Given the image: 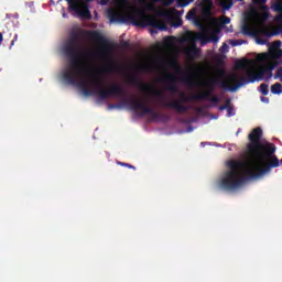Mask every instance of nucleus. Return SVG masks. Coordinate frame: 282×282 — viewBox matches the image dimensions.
I'll return each instance as SVG.
<instances>
[{
    "label": "nucleus",
    "mask_w": 282,
    "mask_h": 282,
    "mask_svg": "<svg viewBox=\"0 0 282 282\" xmlns=\"http://www.w3.org/2000/svg\"><path fill=\"white\" fill-rule=\"evenodd\" d=\"M249 144L247 145L250 161H235L227 162L228 169L225 176L220 181V186L225 191H235L246 182V180H257L270 173L272 169H278L279 158L276 153V145L274 143H261L263 138V130L258 127L254 128L248 135Z\"/></svg>",
    "instance_id": "f257e3e1"
},
{
    "label": "nucleus",
    "mask_w": 282,
    "mask_h": 282,
    "mask_svg": "<svg viewBox=\"0 0 282 282\" xmlns=\"http://www.w3.org/2000/svg\"><path fill=\"white\" fill-rule=\"evenodd\" d=\"M63 78L67 85H77V87H80L84 96H98L100 100H108V98L113 96H127L124 88L118 84H112L109 89L105 88L100 76L89 72L87 63L84 64V70H80L75 75V83L65 78V72L63 73Z\"/></svg>",
    "instance_id": "f03ea898"
},
{
    "label": "nucleus",
    "mask_w": 282,
    "mask_h": 282,
    "mask_svg": "<svg viewBox=\"0 0 282 282\" xmlns=\"http://www.w3.org/2000/svg\"><path fill=\"white\" fill-rule=\"evenodd\" d=\"M82 31H73L68 40L65 42L63 52L68 59V67L64 70V77L68 83H76V74L85 72V64L96 56L94 51H83V42L80 41Z\"/></svg>",
    "instance_id": "7ed1b4c3"
},
{
    "label": "nucleus",
    "mask_w": 282,
    "mask_h": 282,
    "mask_svg": "<svg viewBox=\"0 0 282 282\" xmlns=\"http://www.w3.org/2000/svg\"><path fill=\"white\" fill-rule=\"evenodd\" d=\"M216 85H219L220 88L225 89L226 91H237L239 87H243V83L241 82V79H239V74L237 73H230L225 77L224 80H220L217 77H213L206 83L207 89L198 94V96H205L202 97V100H208V98H210V96L215 91Z\"/></svg>",
    "instance_id": "20e7f679"
},
{
    "label": "nucleus",
    "mask_w": 282,
    "mask_h": 282,
    "mask_svg": "<svg viewBox=\"0 0 282 282\" xmlns=\"http://www.w3.org/2000/svg\"><path fill=\"white\" fill-rule=\"evenodd\" d=\"M276 68V63L269 64L260 69L258 73H253L252 69H247V75L241 77L240 80L243 85H248L250 83H256V80H263V77L267 75V80L272 78L274 69Z\"/></svg>",
    "instance_id": "39448f33"
},
{
    "label": "nucleus",
    "mask_w": 282,
    "mask_h": 282,
    "mask_svg": "<svg viewBox=\"0 0 282 282\" xmlns=\"http://www.w3.org/2000/svg\"><path fill=\"white\" fill-rule=\"evenodd\" d=\"M130 109H132V111H142L140 116H145V113H148L153 120H171V117L169 115H162L155 111L153 108L147 106V104L140 99H132L130 101Z\"/></svg>",
    "instance_id": "423d86ee"
},
{
    "label": "nucleus",
    "mask_w": 282,
    "mask_h": 282,
    "mask_svg": "<svg viewBox=\"0 0 282 282\" xmlns=\"http://www.w3.org/2000/svg\"><path fill=\"white\" fill-rule=\"evenodd\" d=\"M206 95H191L189 97H186L184 93L181 94L180 100H173L170 102H164L163 107L167 109H174L176 113H186L188 111V106L182 105V102H191L192 100H202V98H205Z\"/></svg>",
    "instance_id": "0eeeda50"
},
{
    "label": "nucleus",
    "mask_w": 282,
    "mask_h": 282,
    "mask_svg": "<svg viewBox=\"0 0 282 282\" xmlns=\"http://www.w3.org/2000/svg\"><path fill=\"white\" fill-rule=\"evenodd\" d=\"M84 34L88 39H91V41H96V43L101 45L100 56H102V58L109 59V56H111V50H113L111 42L105 39V36H102L98 31H86Z\"/></svg>",
    "instance_id": "6e6552de"
},
{
    "label": "nucleus",
    "mask_w": 282,
    "mask_h": 282,
    "mask_svg": "<svg viewBox=\"0 0 282 282\" xmlns=\"http://www.w3.org/2000/svg\"><path fill=\"white\" fill-rule=\"evenodd\" d=\"M107 14L110 23H127V21H131L132 25H143L142 21H138V15L135 14H123L113 8L107 9Z\"/></svg>",
    "instance_id": "1a4fd4ad"
},
{
    "label": "nucleus",
    "mask_w": 282,
    "mask_h": 282,
    "mask_svg": "<svg viewBox=\"0 0 282 282\" xmlns=\"http://www.w3.org/2000/svg\"><path fill=\"white\" fill-rule=\"evenodd\" d=\"M206 39L204 33L196 34L193 31H188L184 35V41L187 43H194L191 47L186 48L185 54L188 56V58H197L199 56V48H197V45H195V41Z\"/></svg>",
    "instance_id": "9d476101"
},
{
    "label": "nucleus",
    "mask_w": 282,
    "mask_h": 282,
    "mask_svg": "<svg viewBox=\"0 0 282 282\" xmlns=\"http://www.w3.org/2000/svg\"><path fill=\"white\" fill-rule=\"evenodd\" d=\"M128 83L130 85H134L135 87H139L141 91H151L152 96H155V98H164V93L152 88V86L147 83L140 82L138 76L135 75H130L128 77Z\"/></svg>",
    "instance_id": "9b49d317"
},
{
    "label": "nucleus",
    "mask_w": 282,
    "mask_h": 282,
    "mask_svg": "<svg viewBox=\"0 0 282 282\" xmlns=\"http://www.w3.org/2000/svg\"><path fill=\"white\" fill-rule=\"evenodd\" d=\"M274 43H275L276 47H271L269 50V53H262L257 56L258 63H265V61H268V58L276 59V58L282 57V50L279 48V45H281V41H276Z\"/></svg>",
    "instance_id": "f8f14e48"
},
{
    "label": "nucleus",
    "mask_w": 282,
    "mask_h": 282,
    "mask_svg": "<svg viewBox=\"0 0 282 282\" xmlns=\"http://www.w3.org/2000/svg\"><path fill=\"white\" fill-rule=\"evenodd\" d=\"M163 83H165V89L166 91H170L171 94H177L180 89L177 88V77L172 73H166L163 76Z\"/></svg>",
    "instance_id": "ddd939ff"
},
{
    "label": "nucleus",
    "mask_w": 282,
    "mask_h": 282,
    "mask_svg": "<svg viewBox=\"0 0 282 282\" xmlns=\"http://www.w3.org/2000/svg\"><path fill=\"white\" fill-rule=\"evenodd\" d=\"M150 28H155L156 30H166V22L153 17H143Z\"/></svg>",
    "instance_id": "4468645a"
},
{
    "label": "nucleus",
    "mask_w": 282,
    "mask_h": 282,
    "mask_svg": "<svg viewBox=\"0 0 282 282\" xmlns=\"http://www.w3.org/2000/svg\"><path fill=\"white\" fill-rule=\"evenodd\" d=\"M250 65H254V61L242 58L235 63L236 69H248V67H250Z\"/></svg>",
    "instance_id": "2eb2a0df"
},
{
    "label": "nucleus",
    "mask_w": 282,
    "mask_h": 282,
    "mask_svg": "<svg viewBox=\"0 0 282 282\" xmlns=\"http://www.w3.org/2000/svg\"><path fill=\"white\" fill-rule=\"evenodd\" d=\"M170 67L176 72V74H182V66H180V62L176 59L170 62Z\"/></svg>",
    "instance_id": "dca6fc26"
},
{
    "label": "nucleus",
    "mask_w": 282,
    "mask_h": 282,
    "mask_svg": "<svg viewBox=\"0 0 282 282\" xmlns=\"http://www.w3.org/2000/svg\"><path fill=\"white\" fill-rule=\"evenodd\" d=\"M182 83H186V85H189L191 87H193V85H195V82L193 80V76L191 75H183L181 77Z\"/></svg>",
    "instance_id": "f3484780"
},
{
    "label": "nucleus",
    "mask_w": 282,
    "mask_h": 282,
    "mask_svg": "<svg viewBox=\"0 0 282 282\" xmlns=\"http://www.w3.org/2000/svg\"><path fill=\"white\" fill-rule=\"evenodd\" d=\"M271 93L275 94V95H280L282 94V85L281 83H275L271 86Z\"/></svg>",
    "instance_id": "a211bd4d"
},
{
    "label": "nucleus",
    "mask_w": 282,
    "mask_h": 282,
    "mask_svg": "<svg viewBox=\"0 0 282 282\" xmlns=\"http://www.w3.org/2000/svg\"><path fill=\"white\" fill-rule=\"evenodd\" d=\"M252 2L261 10H268V6H265V3H268V0H252Z\"/></svg>",
    "instance_id": "6ab92c4d"
},
{
    "label": "nucleus",
    "mask_w": 282,
    "mask_h": 282,
    "mask_svg": "<svg viewBox=\"0 0 282 282\" xmlns=\"http://www.w3.org/2000/svg\"><path fill=\"white\" fill-rule=\"evenodd\" d=\"M260 93L262 94V96H268V94H270V87L268 86V84L260 85Z\"/></svg>",
    "instance_id": "aec40b11"
},
{
    "label": "nucleus",
    "mask_w": 282,
    "mask_h": 282,
    "mask_svg": "<svg viewBox=\"0 0 282 282\" xmlns=\"http://www.w3.org/2000/svg\"><path fill=\"white\" fill-rule=\"evenodd\" d=\"M112 1L118 6V8H127V6H129V0H112Z\"/></svg>",
    "instance_id": "412c9836"
},
{
    "label": "nucleus",
    "mask_w": 282,
    "mask_h": 282,
    "mask_svg": "<svg viewBox=\"0 0 282 282\" xmlns=\"http://www.w3.org/2000/svg\"><path fill=\"white\" fill-rule=\"evenodd\" d=\"M186 19H187V21L197 19V11H195V9L189 10L186 14Z\"/></svg>",
    "instance_id": "4be33fe9"
},
{
    "label": "nucleus",
    "mask_w": 282,
    "mask_h": 282,
    "mask_svg": "<svg viewBox=\"0 0 282 282\" xmlns=\"http://www.w3.org/2000/svg\"><path fill=\"white\" fill-rule=\"evenodd\" d=\"M273 10H274V12H279L281 14L282 13V2H275L273 4Z\"/></svg>",
    "instance_id": "5701e85b"
},
{
    "label": "nucleus",
    "mask_w": 282,
    "mask_h": 282,
    "mask_svg": "<svg viewBox=\"0 0 282 282\" xmlns=\"http://www.w3.org/2000/svg\"><path fill=\"white\" fill-rule=\"evenodd\" d=\"M228 107H230V99H227L225 101V105L219 106L218 109H219V111H226V109H228Z\"/></svg>",
    "instance_id": "b1692460"
},
{
    "label": "nucleus",
    "mask_w": 282,
    "mask_h": 282,
    "mask_svg": "<svg viewBox=\"0 0 282 282\" xmlns=\"http://www.w3.org/2000/svg\"><path fill=\"white\" fill-rule=\"evenodd\" d=\"M117 164L119 166H126L127 169H132L133 171H135V166L129 164V163H124V162H120V161H117Z\"/></svg>",
    "instance_id": "393cba45"
},
{
    "label": "nucleus",
    "mask_w": 282,
    "mask_h": 282,
    "mask_svg": "<svg viewBox=\"0 0 282 282\" xmlns=\"http://www.w3.org/2000/svg\"><path fill=\"white\" fill-rule=\"evenodd\" d=\"M274 79H279L282 83V67L278 68L275 75H274Z\"/></svg>",
    "instance_id": "a878e982"
},
{
    "label": "nucleus",
    "mask_w": 282,
    "mask_h": 282,
    "mask_svg": "<svg viewBox=\"0 0 282 282\" xmlns=\"http://www.w3.org/2000/svg\"><path fill=\"white\" fill-rule=\"evenodd\" d=\"M228 23H230V18L224 15V17L220 19V25H228Z\"/></svg>",
    "instance_id": "bb28decb"
},
{
    "label": "nucleus",
    "mask_w": 282,
    "mask_h": 282,
    "mask_svg": "<svg viewBox=\"0 0 282 282\" xmlns=\"http://www.w3.org/2000/svg\"><path fill=\"white\" fill-rule=\"evenodd\" d=\"M120 47H121L122 50H130V48H131V44H130L129 42H127V41H122V42L120 43Z\"/></svg>",
    "instance_id": "cd10ccee"
},
{
    "label": "nucleus",
    "mask_w": 282,
    "mask_h": 282,
    "mask_svg": "<svg viewBox=\"0 0 282 282\" xmlns=\"http://www.w3.org/2000/svg\"><path fill=\"white\" fill-rule=\"evenodd\" d=\"M155 3L161 2V3H165V6H171V3H173L174 0H153Z\"/></svg>",
    "instance_id": "c85d7f7f"
},
{
    "label": "nucleus",
    "mask_w": 282,
    "mask_h": 282,
    "mask_svg": "<svg viewBox=\"0 0 282 282\" xmlns=\"http://www.w3.org/2000/svg\"><path fill=\"white\" fill-rule=\"evenodd\" d=\"M209 100L213 102V105H218L219 104V98L218 97H212Z\"/></svg>",
    "instance_id": "c756f323"
},
{
    "label": "nucleus",
    "mask_w": 282,
    "mask_h": 282,
    "mask_svg": "<svg viewBox=\"0 0 282 282\" xmlns=\"http://www.w3.org/2000/svg\"><path fill=\"white\" fill-rule=\"evenodd\" d=\"M242 32H243V34H250V26L245 25V26L242 28Z\"/></svg>",
    "instance_id": "7c9ffc66"
},
{
    "label": "nucleus",
    "mask_w": 282,
    "mask_h": 282,
    "mask_svg": "<svg viewBox=\"0 0 282 282\" xmlns=\"http://www.w3.org/2000/svg\"><path fill=\"white\" fill-rule=\"evenodd\" d=\"M17 41H19V35H18V34H15L14 37H13V40L11 41V46H10V48H12V46H14V43H17Z\"/></svg>",
    "instance_id": "2f4dec72"
},
{
    "label": "nucleus",
    "mask_w": 282,
    "mask_h": 282,
    "mask_svg": "<svg viewBox=\"0 0 282 282\" xmlns=\"http://www.w3.org/2000/svg\"><path fill=\"white\" fill-rule=\"evenodd\" d=\"M212 41L214 43H217V41H219V35H217V34L212 35Z\"/></svg>",
    "instance_id": "473e14b6"
},
{
    "label": "nucleus",
    "mask_w": 282,
    "mask_h": 282,
    "mask_svg": "<svg viewBox=\"0 0 282 282\" xmlns=\"http://www.w3.org/2000/svg\"><path fill=\"white\" fill-rule=\"evenodd\" d=\"M227 116H228V118H230L232 116V107H230V106L227 108Z\"/></svg>",
    "instance_id": "72a5a7b5"
},
{
    "label": "nucleus",
    "mask_w": 282,
    "mask_h": 282,
    "mask_svg": "<svg viewBox=\"0 0 282 282\" xmlns=\"http://www.w3.org/2000/svg\"><path fill=\"white\" fill-rule=\"evenodd\" d=\"M243 42H241V40H235L234 42H232V45L234 46H237V45H241Z\"/></svg>",
    "instance_id": "f704fd0d"
},
{
    "label": "nucleus",
    "mask_w": 282,
    "mask_h": 282,
    "mask_svg": "<svg viewBox=\"0 0 282 282\" xmlns=\"http://www.w3.org/2000/svg\"><path fill=\"white\" fill-rule=\"evenodd\" d=\"M193 69H194V72H202V66H199V65H194V66H193Z\"/></svg>",
    "instance_id": "c9c22d12"
},
{
    "label": "nucleus",
    "mask_w": 282,
    "mask_h": 282,
    "mask_svg": "<svg viewBox=\"0 0 282 282\" xmlns=\"http://www.w3.org/2000/svg\"><path fill=\"white\" fill-rule=\"evenodd\" d=\"M99 4L100 6H108L109 4V0H100Z\"/></svg>",
    "instance_id": "e433bc0d"
},
{
    "label": "nucleus",
    "mask_w": 282,
    "mask_h": 282,
    "mask_svg": "<svg viewBox=\"0 0 282 282\" xmlns=\"http://www.w3.org/2000/svg\"><path fill=\"white\" fill-rule=\"evenodd\" d=\"M182 19H178L176 23L174 24V28H180L182 25Z\"/></svg>",
    "instance_id": "4c0bfd02"
},
{
    "label": "nucleus",
    "mask_w": 282,
    "mask_h": 282,
    "mask_svg": "<svg viewBox=\"0 0 282 282\" xmlns=\"http://www.w3.org/2000/svg\"><path fill=\"white\" fill-rule=\"evenodd\" d=\"M112 69H113V66L109 65V66H107V67L104 69V72L109 73V72H112Z\"/></svg>",
    "instance_id": "58836bf2"
},
{
    "label": "nucleus",
    "mask_w": 282,
    "mask_h": 282,
    "mask_svg": "<svg viewBox=\"0 0 282 282\" xmlns=\"http://www.w3.org/2000/svg\"><path fill=\"white\" fill-rule=\"evenodd\" d=\"M261 101L268 104V102H270V99L268 97H261Z\"/></svg>",
    "instance_id": "ea45409f"
},
{
    "label": "nucleus",
    "mask_w": 282,
    "mask_h": 282,
    "mask_svg": "<svg viewBox=\"0 0 282 282\" xmlns=\"http://www.w3.org/2000/svg\"><path fill=\"white\" fill-rule=\"evenodd\" d=\"M218 74H219V76H224V74H226V72L224 69H219Z\"/></svg>",
    "instance_id": "a19ab883"
},
{
    "label": "nucleus",
    "mask_w": 282,
    "mask_h": 282,
    "mask_svg": "<svg viewBox=\"0 0 282 282\" xmlns=\"http://www.w3.org/2000/svg\"><path fill=\"white\" fill-rule=\"evenodd\" d=\"M3 43V34L0 32V45Z\"/></svg>",
    "instance_id": "79ce46f5"
},
{
    "label": "nucleus",
    "mask_w": 282,
    "mask_h": 282,
    "mask_svg": "<svg viewBox=\"0 0 282 282\" xmlns=\"http://www.w3.org/2000/svg\"><path fill=\"white\" fill-rule=\"evenodd\" d=\"M224 47H228V44H224V45L221 46V50H224Z\"/></svg>",
    "instance_id": "37998d69"
},
{
    "label": "nucleus",
    "mask_w": 282,
    "mask_h": 282,
    "mask_svg": "<svg viewBox=\"0 0 282 282\" xmlns=\"http://www.w3.org/2000/svg\"><path fill=\"white\" fill-rule=\"evenodd\" d=\"M264 19H268V13H264Z\"/></svg>",
    "instance_id": "c03bdc74"
},
{
    "label": "nucleus",
    "mask_w": 282,
    "mask_h": 282,
    "mask_svg": "<svg viewBox=\"0 0 282 282\" xmlns=\"http://www.w3.org/2000/svg\"><path fill=\"white\" fill-rule=\"evenodd\" d=\"M174 12L177 14L180 11H177V10H174Z\"/></svg>",
    "instance_id": "a18cd8bd"
},
{
    "label": "nucleus",
    "mask_w": 282,
    "mask_h": 282,
    "mask_svg": "<svg viewBox=\"0 0 282 282\" xmlns=\"http://www.w3.org/2000/svg\"><path fill=\"white\" fill-rule=\"evenodd\" d=\"M63 17H66V14L64 13Z\"/></svg>",
    "instance_id": "49530a36"
}]
</instances>
